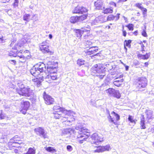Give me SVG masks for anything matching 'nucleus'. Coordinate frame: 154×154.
<instances>
[{"instance_id": "nucleus-31", "label": "nucleus", "mask_w": 154, "mask_h": 154, "mask_svg": "<svg viewBox=\"0 0 154 154\" xmlns=\"http://www.w3.org/2000/svg\"><path fill=\"white\" fill-rule=\"evenodd\" d=\"M113 95L114 97L118 99L120 98L121 96V94L119 91L117 90H115L114 92H113Z\"/></svg>"}, {"instance_id": "nucleus-63", "label": "nucleus", "mask_w": 154, "mask_h": 154, "mask_svg": "<svg viewBox=\"0 0 154 154\" xmlns=\"http://www.w3.org/2000/svg\"><path fill=\"white\" fill-rule=\"evenodd\" d=\"M4 42V39L2 38H0V43H2Z\"/></svg>"}, {"instance_id": "nucleus-35", "label": "nucleus", "mask_w": 154, "mask_h": 154, "mask_svg": "<svg viewBox=\"0 0 154 154\" xmlns=\"http://www.w3.org/2000/svg\"><path fill=\"white\" fill-rule=\"evenodd\" d=\"M17 57L19 58V61L21 62H24L26 60V58L23 55H18Z\"/></svg>"}, {"instance_id": "nucleus-59", "label": "nucleus", "mask_w": 154, "mask_h": 154, "mask_svg": "<svg viewBox=\"0 0 154 154\" xmlns=\"http://www.w3.org/2000/svg\"><path fill=\"white\" fill-rule=\"evenodd\" d=\"M77 30H76V35H77V36L78 37H79V38L80 37H81V36H82V35L83 34H82V33H81V36H79V32H77Z\"/></svg>"}, {"instance_id": "nucleus-38", "label": "nucleus", "mask_w": 154, "mask_h": 154, "mask_svg": "<svg viewBox=\"0 0 154 154\" xmlns=\"http://www.w3.org/2000/svg\"><path fill=\"white\" fill-rule=\"evenodd\" d=\"M17 51H11L9 53V55L10 56H12L13 57H17L18 55H17Z\"/></svg>"}, {"instance_id": "nucleus-2", "label": "nucleus", "mask_w": 154, "mask_h": 154, "mask_svg": "<svg viewBox=\"0 0 154 154\" xmlns=\"http://www.w3.org/2000/svg\"><path fill=\"white\" fill-rule=\"evenodd\" d=\"M75 129L79 131V134L77 136L78 141L80 143H82L83 141L86 140L88 138L89 133L87 129L82 128L79 124L76 125Z\"/></svg>"}, {"instance_id": "nucleus-1", "label": "nucleus", "mask_w": 154, "mask_h": 154, "mask_svg": "<svg viewBox=\"0 0 154 154\" xmlns=\"http://www.w3.org/2000/svg\"><path fill=\"white\" fill-rule=\"evenodd\" d=\"M54 112V117L56 119H61L63 122H66V124L68 125H71L72 121L73 119L72 120H68V117L64 116H69L70 114V111H68L65 109V108L60 107L59 106H54L53 107Z\"/></svg>"}, {"instance_id": "nucleus-64", "label": "nucleus", "mask_w": 154, "mask_h": 154, "mask_svg": "<svg viewBox=\"0 0 154 154\" xmlns=\"http://www.w3.org/2000/svg\"><path fill=\"white\" fill-rule=\"evenodd\" d=\"M127 0H119V2H125L127 1Z\"/></svg>"}, {"instance_id": "nucleus-3", "label": "nucleus", "mask_w": 154, "mask_h": 154, "mask_svg": "<svg viewBox=\"0 0 154 154\" xmlns=\"http://www.w3.org/2000/svg\"><path fill=\"white\" fill-rule=\"evenodd\" d=\"M20 90H17V92L20 95L26 97H32L34 94V91L29 86L24 87L22 83L18 84Z\"/></svg>"}, {"instance_id": "nucleus-11", "label": "nucleus", "mask_w": 154, "mask_h": 154, "mask_svg": "<svg viewBox=\"0 0 154 154\" xmlns=\"http://www.w3.org/2000/svg\"><path fill=\"white\" fill-rule=\"evenodd\" d=\"M22 143H19L16 141H9L8 144V146L10 149H13L16 148H18L20 147L19 145L22 144Z\"/></svg>"}, {"instance_id": "nucleus-41", "label": "nucleus", "mask_w": 154, "mask_h": 154, "mask_svg": "<svg viewBox=\"0 0 154 154\" xmlns=\"http://www.w3.org/2000/svg\"><path fill=\"white\" fill-rule=\"evenodd\" d=\"M20 138L18 137V136L17 135L15 136L13 138H12L11 139V141H20Z\"/></svg>"}, {"instance_id": "nucleus-19", "label": "nucleus", "mask_w": 154, "mask_h": 154, "mask_svg": "<svg viewBox=\"0 0 154 154\" xmlns=\"http://www.w3.org/2000/svg\"><path fill=\"white\" fill-rule=\"evenodd\" d=\"M90 28L89 27H83L81 28V29H77V32L79 33V36H81V33L83 34L85 32H87L90 31Z\"/></svg>"}, {"instance_id": "nucleus-57", "label": "nucleus", "mask_w": 154, "mask_h": 154, "mask_svg": "<svg viewBox=\"0 0 154 154\" xmlns=\"http://www.w3.org/2000/svg\"><path fill=\"white\" fill-rule=\"evenodd\" d=\"M109 4L110 5H113L115 7H116V4L113 2H110Z\"/></svg>"}, {"instance_id": "nucleus-47", "label": "nucleus", "mask_w": 154, "mask_h": 154, "mask_svg": "<svg viewBox=\"0 0 154 154\" xmlns=\"http://www.w3.org/2000/svg\"><path fill=\"white\" fill-rule=\"evenodd\" d=\"M128 119L129 121H130V122L131 123H133L134 122V123H135V121L134 119H133L132 117V116L129 115V117L128 118Z\"/></svg>"}, {"instance_id": "nucleus-22", "label": "nucleus", "mask_w": 154, "mask_h": 154, "mask_svg": "<svg viewBox=\"0 0 154 154\" xmlns=\"http://www.w3.org/2000/svg\"><path fill=\"white\" fill-rule=\"evenodd\" d=\"M140 125L141 129H145L146 128L145 124V118L143 115H142L140 117Z\"/></svg>"}, {"instance_id": "nucleus-32", "label": "nucleus", "mask_w": 154, "mask_h": 154, "mask_svg": "<svg viewBox=\"0 0 154 154\" xmlns=\"http://www.w3.org/2000/svg\"><path fill=\"white\" fill-rule=\"evenodd\" d=\"M146 114L147 116V119H149L152 118V112L150 110H147L146 112Z\"/></svg>"}, {"instance_id": "nucleus-27", "label": "nucleus", "mask_w": 154, "mask_h": 154, "mask_svg": "<svg viewBox=\"0 0 154 154\" xmlns=\"http://www.w3.org/2000/svg\"><path fill=\"white\" fill-rule=\"evenodd\" d=\"M26 41L24 39H22L18 43L17 45V47H14V49L15 50H17V47H21L23 46V45L26 43Z\"/></svg>"}, {"instance_id": "nucleus-45", "label": "nucleus", "mask_w": 154, "mask_h": 154, "mask_svg": "<svg viewBox=\"0 0 154 154\" xmlns=\"http://www.w3.org/2000/svg\"><path fill=\"white\" fill-rule=\"evenodd\" d=\"M115 91V90L113 89L109 88L106 90V91L107 93H109V94H113Z\"/></svg>"}, {"instance_id": "nucleus-51", "label": "nucleus", "mask_w": 154, "mask_h": 154, "mask_svg": "<svg viewBox=\"0 0 154 154\" xmlns=\"http://www.w3.org/2000/svg\"><path fill=\"white\" fill-rule=\"evenodd\" d=\"M122 32H123V35L124 36H126L127 34V32L124 29V26H123L122 27Z\"/></svg>"}, {"instance_id": "nucleus-43", "label": "nucleus", "mask_w": 154, "mask_h": 154, "mask_svg": "<svg viewBox=\"0 0 154 154\" xmlns=\"http://www.w3.org/2000/svg\"><path fill=\"white\" fill-rule=\"evenodd\" d=\"M94 152H102V149L101 146L97 147V149L94 151Z\"/></svg>"}, {"instance_id": "nucleus-42", "label": "nucleus", "mask_w": 154, "mask_h": 154, "mask_svg": "<svg viewBox=\"0 0 154 154\" xmlns=\"http://www.w3.org/2000/svg\"><path fill=\"white\" fill-rule=\"evenodd\" d=\"M68 111H70V114L69 115V116H66L64 115V116L68 117V120H72V119H73V121L75 120L74 118L73 117V116H72L71 114H72V112L71 110H69Z\"/></svg>"}, {"instance_id": "nucleus-12", "label": "nucleus", "mask_w": 154, "mask_h": 154, "mask_svg": "<svg viewBox=\"0 0 154 154\" xmlns=\"http://www.w3.org/2000/svg\"><path fill=\"white\" fill-rule=\"evenodd\" d=\"M107 21V17L105 16L101 15L96 17L94 20L93 23L96 24L97 23H102Z\"/></svg>"}, {"instance_id": "nucleus-28", "label": "nucleus", "mask_w": 154, "mask_h": 154, "mask_svg": "<svg viewBox=\"0 0 154 154\" xmlns=\"http://www.w3.org/2000/svg\"><path fill=\"white\" fill-rule=\"evenodd\" d=\"M103 12L105 14L112 13L113 12V8L112 7L106 8L103 7Z\"/></svg>"}, {"instance_id": "nucleus-62", "label": "nucleus", "mask_w": 154, "mask_h": 154, "mask_svg": "<svg viewBox=\"0 0 154 154\" xmlns=\"http://www.w3.org/2000/svg\"><path fill=\"white\" fill-rule=\"evenodd\" d=\"M133 34L135 35H137L138 34V31H136L133 32Z\"/></svg>"}, {"instance_id": "nucleus-10", "label": "nucleus", "mask_w": 154, "mask_h": 154, "mask_svg": "<svg viewBox=\"0 0 154 154\" xmlns=\"http://www.w3.org/2000/svg\"><path fill=\"white\" fill-rule=\"evenodd\" d=\"M104 69L103 67H102L101 64H96L92 67L91 70L95 73H101L103 72Z\"/></svg>"}, {"instance_id": "nucleus-56", "label": "nucleus", "mask_w": 154, "mask_h": 154, "mask_svg": "<svg viewBox=\"0 0 154 154\" xmlns=\"http://www.w3.org/2000/svg\"><path fill=\"white\" fill-rule=\"evenodd\" d=\"M9 62L11 64H15L16 63V61L13 60H9Z\"/></svg>"}, {"instance_id": "nucleus-37", "label": "nucleus", "mask_w": 154, "mask_h": 154, "mask_svg": "<svg viewBox=\"0 0 154 154\" xmlns=\"http://www.w3.org/2000/svg\"><path fill=\"white\" fill-rule=\"evenodd\" d=\"M85 61L82 59H79L77 61V63L79 66H81L84 64Z\"/></svg>"}, {"instance_id": "nucleus-15", "label": "nucleus", "mask_w": 154, "mask_h": 154, "mask_svg": "<svg viewBox=\"0 0 154 154\" xmlns=\"http://www.w3.org/2000/svg\"><path fill=\"white\" fill-rule=\"evenodd\" d=\"M34 131L37 134H39L40 136H42L44 138L46 137V134H45L44 130L42 128L39 127L35 128Z\"/></svg>"}, {"instance_id": "nucleus-55", "label": "nucleus", "mask_w": 154, "mask_h": 154, "mask_svg": "<svg viewBox=\"0 0 154 154\" xmlns=\"http://www.w3.org/2000/svg\"><path fill=\"white\" fill-rule=\"evenodd\" d=\"M37 19V16L36 14H33L32 15V18L31 19L36 20Z\"/></svg>"}, {"instance_id": "nucleus-39", "label": "nucleus", "mask_w": 154, "mask_h": 154, "mask_svg": "<svg viewBox=\"0 0 154 154\" xmlns=\"http://www.w3.org/2000/svg\"><path fill=\"white\" fill-rule=\"evenodd\" d=\"M0 119L2 120L4 119L6 117V115L3 113L2 110H0Z\"/></svg>"}, {"instance_id": "nucleus-40", "label": "nucleus", "mask_w": 154, "mask_h": 154, "mask_svg": "<svg viewBox=\"0 0 154 154\" xmlns=\"http://www.w3.org/2000/svg\"><path fill=\"white\" fill-rule=\"evenodd\" d=\"M46 150L49 152H56V150L55 149H54L53 147H47L45 149Z\"/></svg>"}, {"instance_id": "nucleus-9", "label": "nucleus", "mask_w": 154, "mask_h": 154, "mask_svg": "<svg viewBox=\"0 0 154 154\" xmlns=\"http://www.w3.org/2000/svg\"><path fill=\"white\" fill-rule=\"evenodd\" d=\"M30 106V103L28 101H23L21 102V108L22 109L20 112L25 114Z\"/></svg>"}, {"instance_id": "nucleus-17", "label": "nucleus", "mask_w": 154, "mask_h": 154, "mask_svg": "<svg viewBox=\"0 0 154 154\" xmlns=\"http://www.w3.org/2000/svg\"><path fill=\"white\" fill-rule=\"evenodd\" d=\"M40 50L43 53H48L50 54H52L54 53L53 51H50L49 49V47L48 45H45L39 47Z\"/></svg>"}, {"instance_id": "nucleus-34", "label": "nucleus", "mask_w": 154, "mask_h": 154, "mask_svg": "<svg viewBox=\"0 0 154 154\" xmlns=\"http://www.w3.org/2000/svg\"><path fill=\"white\" fill-rule=\"evenodd\" d=\"M87 17V15L86 14H84L81 16L79 17H78V20L79 22H82L84 20H85Z\"/></svg>"}, {"instance_id": "nucleus-6", "label": "nucleus", "mask_w": 154, "mask_h": 154, "mask_svg": "<svg viewBox=\"0 0 154 154\" xmlns=\"http://www.w3.org/2000/svg\"><path fill=\"white\" fill-rule=\"evenodd\" d=\"M109 116L108 117L109 121L110 122L113 123L115 125H117V122L119 121L120 119L119 115L114 111L112 112L111 113V115L109 113Z\"/></svg>"}, {"instance_id": "nucleus-36", "label": "nucleus", "mask_w": 154, "mask_h": 154, "mask_svg": "<svg viewBox=\"0 0 154 154\" xmlns=\"http://www.w3.org/2000/svg\"><path fill=\"white\" fill-rule=\"evenodd\" d=\"M23 20L27 21H29L30 19V15L28 14H25L23 16Z\"/></svg>"}, {"instance_id": "nucleus-26", "label": "nucleus", "mask_w": 154, "mask_h": 154, "mask_svg": "<svg viewBox=\"0 0 154 154\" xmlns=\"http://www.w3.org/2000/svg\"><path fill=\"white\" fill-rule=\"evenodd\" d=\"M74 130L71 128H66L63 129L62 131L63 133L64 134H71L74 132Z\"/></svg>"}, {"instance_id": "nucleus-18", "label": "nucleus", "mask_w": 154, "mask_h": 154, "mask_svg": "<svg viewBox=\"0 0 154 154\" xmlns=\"http://www.w3.org/2000/svg\"><path fill=\"white\" fill-rule=\"evenodd\" d=\"M96 9L97 10L102 9L103 8V2L101 0H97L94 2Z\"/></svg>"}, {"instance_id": "nucleus-49", "label": "nucleus", "mask_w": 154, "mask_h": 154, "mask_svg": "<svg viewBox=\"0 0 154 154\" xmlns=\"http://www.w3.org/2000/svg\"><path fill=\"white\" fill-rule=\"evenodd\" d=\"M47 42L46 41L43 42L39 45V47L45 45H48Z\"/></svg>"}, {"instance_id": "nucleus-7", "label": "nucleus", "mask_w": 154, "mask_h": 154, "mask_svg": "<svg viewBox=\"0 0 154 154\" xmlns=\"http://www.w3.org/2000/svg\"><path fill=\"white\" fill-rule=\"evenodd\" d=\"M43 98L45 103L46 104L51 105L54 103V99L51 96L46 94L45 92L44 93Z\"/></svg>"}, {"instance_id": "nucleus-14", "label": "nucleus", "mask_w": 154, "mask_h": 154, "mask_svg": "<svg viewBox=\"0 0 154 154\" xmlns=\"http://www.w3.org/2000/svg\"><path fill=\"white\" fill-rule=\"evenodd\" d=\"M91 138L93 143H96L99 142H101L103 140V138L101 137L100 136L96 133L93 134L92 135Z\"/></svg>"}, {"instance_id": "nucleus-61", "label": "nucleus", "mask_w": 154, "mask_h": 154, "mask_svg": "<svg viewBox=\"0 0 154 154\" xmlns=\"http://www.w3.org/2000/svg\"><path fill=\"white\" fill-rule=\"evenodd\" d=\"M14 149V152L15 153H18L19 151H18V150L17 149H16L15 148Z\"/></svg>"}, {"instance_id": "nucleus-60", "label": "nucleus", "mask_w": 154, "mask_h": 154, "mask_svg": "<svg viewBox=\"0 0 154 154\" xmlns=\"http://www.w3.org/2000/svg\"><path fill=\"white\" fill-rule=\"evenodd\" d=\"M1 2L3 3H6V2H8L10 0H1Z\"/></svg>"}, {"instance_id": "nucleus-8", "label": "nucleus", "mask_w": 154, "mask_h": 154, "mask_svg": "<svg viewBox=\"0 0 154 154\" xmlns=\"http://www.w3.org/2000/svg\"><path fill=\"white\" fill-rule=\"evenodd\" d=\"M88 11V10L87 8L81 5H78L75 8L72 12L73 13L82 14L85 13Z\"/></svg>"}, {"instance_id": "nucleus-54", "label": "nucleus", "mask_w": 154, "mask_h": 154, "mask_svg": "<svg viewBox=\"0 0 154 154\" xmlns=\"http://www.w3.org/2000/svg\"><path fill=\"white\" fill-rule=\"evenodd\" d=\"M142 35L144 37H147V34L145 31L143 30L142 32Z\"/></svg>"}, {"instance_id": "nucleus-29", "label": "nucleus", "mask_w": 154, "mask_h": 154, "mask_svg": "<svg viewBox=\"0 0 154 154\" xmlns=\"http://www.w3.org/2000/svg\"><path fill=\"white\" fill-rule=\"evenodd\" d=\"M123 81L124 79H120V80H116L114 82L113 84L117 87H119L122 84Z\"/></svg>"}, {"instance_id": "nucleus-24", "label": "nucleus", "mask_w": 154, "mask_h": 154, "mask_svg": "<svg viewBox=\"0 0 154 154\" xmlns=\"http://www.w3.org/2000/svg\"><path fill=\"white\" fill-rule=\"evenodd\" d=\"M39 78L42 80H44V79H45V77L42 76V77H40L38 78H36V79H32V81L35 82V84H36L38 87L40 86L41 82V81L38 80L39 79Z\"/></svg>"}, {"instance_id": "nucleus-13", "label": "nucleus", "mask_w": 154, "mask_h": 154, "mask_svg": "<svg viewBox=\"0 0 154 154\" xmlns=\"http://www.w3.org/2000/svg\"><path fill=\"white\" fill-rule=\"evenodd\" d=\"M147 80L145 78H141L139 79L138 87L139 89L141 88H144L147 85Z\"/></svg>"}, {"instance_id": "nucleus-58", "label": "nucleus", "mask_w": 154, "mask_h": 154, "mask_svg": "<svg viewBox=\"0 0 154 154\" xmlns=\"http://www.w3.org/2000/svg\"><path fill=\"white\" fill-rule=\"evenodd\" d=\"M145 47L144 45L143 44H141V50L142 51H144V47Z\"/></svg>"}, {"instance_id": "nucleus-44", "label": "nucleus", "mask_w": 154, "mask_h": 154, "mask_svg": "<svg viewBox=\"0 0 154 154\" xmlns=\"http://www.w3.org/2000/svg\"><path fill=\"white\" fill-rule=\"evenodd\" d=\"M126 27H127L130 30H133V25L132 24H129Z\"/></svg>"}, {"instance_id": "nucleus-4", "label": "nucleus", "mask_w": 154, "mask_h": 154, "mask_svg": "<svg viewBox=\"0 0 154 154\" xmlns=\"http://www.w3.org/2000/svg\"><path fill=\"white\" fill-rule=\"evenodd\" d=\"M46 69L45 64L44 63L39 62L33 66L30 70V72L33 75L36 76L44 72Z\"/></svg>"}, {"instance_id": "nucleus-16", "label": "nucleus", "mask_w": 154, "mask_h": 154, "mask_svg": "<svg viewBox=\"0 0 154 154\" xmlns=\"http://www.w3.org/2000/svg\"><path fill=\"white\" fill-rule=\"evenodd\" d=\"M98 50V47L97 46L90 47L88 51L87 54L90 55L94 54H94L97 52ZM98 54V53H97L95 55H97Z\"/></svg>"}, {"instance_id": "nucleus-33", "label": "nucleus", "mask_w": 154, "mask_h": 154, "mask_svg": "<svg viewBox=\"0 0 154 154\" xmlns=\"http://www.w3.org/2000/svg\"><path fill=\"white\" fill-rule=\"evenodd\" d=\"M102 152L105 151H109L111 149L110 146L109 145H107L105 146H101Z\"/></svg>"}, {"instance_id": "nucleus-46", "label": "nucleus", "mask_w": 154, "mask_h": 154, "mask_svg": "<svg viewBox=\"0 0 154 154\" xmlns=\"http://www.w3.org/2000/svg\"><path fill=\"white\" fill-rule=\"evenodd\" d=\"M92 44V43L90 41H87L85 43V45L87 48L90 47L91 45Z\"/></svg>"}, {"instance_id": "nucleus-50", "label": "nucleus", "mask_w": 154, "mask_h": 154, "mask_svg": "<svg viewBox=\"0 0 154 154\" xmlns=\"http://www.w3.org/2000/svg\"><path fill=\"white\" fill-rule=\"evenodd\" d=\"M102 74L101 75H97V76L100 79H102L104 77V76L105 75L104 73L103 72H102Z\"/></svg>"}, {"instance_id": "nucleus-52", "label": "nucleus", "mask_w": 154, "mask_h": 154, "mask_svg": "<svg viewBox=\"0 0 154 154\" xmlns=\"http://www.w3.org/2000/svg\"><path fill=\"white\" fill-rule=\"evenodd\" d=\"M18 0H15L14 2L13 3V5L14 7H16L18 6Z\"/></svg>"}, {"instance_id": "nucleus-53", "label": "nucleus", "mask_w": 154, "mask_h": 154, "mask_svg": "<svg viewBox=\"0 0 154 154\" xmlns=\"http://www.w3.org/2000/svg\"><path fill=\"white\" fill-rule=\"evenodd\" d=\"M131 42V41L128 40L127 42H126V45L127 46L129 47L130 46V43Z\"/></svg>"}, {"instance_id": "nucleus-21", "label": "nucleus", "mask_w": 154, "mask_h": 154, "mask_svg": "<svg viewBox=\"0 0 154 154\" xmlns=\"http://www.w3.org/2000/svg\"><path fill=\"white\" fill-rule=\"evenodd\" d=\"M107 69L109 71L111 70H114L115 68L116 67L113 64L111 63H107L105 65Z\"/></svg>"}, {"instance_id": "nucleus-5", "label": "nucleus", "mask_w": 154, "mask_h": 154, "mask_svg": "<svg viewBox=\"0 0 154 154\" xmlns=\"http://www.w3.org/2000/svg\"><path fill=\"white\" fill-rule=\"evenodd\" d=\"M47 71L49 74L45 77L46 81L49 83H51V80H56L57 78V75L55 72L56 71L55 67L49 66L47 67Z\"/></svg>"}, {"instance_id": "nucleus-48", "label": "nucleus", "mask_w": 154, "mask_h": 154, "mask_svg": "<svg viewBox=\"0 0 154 154\" xmlns=\"http://www.w3.org/2000/svg\"><path fill=\"white\" fill-rule=\"evenodd\" d=\"M66 149L68 151L71 152L73 148L71 146L68 145L66 146Z\"/></svg>"}, {"instance_id": "nucleus-30", "label": "nucleus", "mask_w": 154, "mask_h": 154, "mask_svg": "<svg viewBox=\"0 0 154 154\" xmlns=\"http://www.w3.org/2000/svg\"><path fill=\"white\" fill-rule=\"evenodd\" d=\"M78 17L77 16H72L70 17V21L72 23H75L79 21Z\"/></svg>"}, {"instance_id": "nucleus-23", "label": "nucleus", "mask_w": 154, "mask_h": 154, "mask_svg": "<svg viewBox=\"0 0 154 154\" xmlns=\"http://www.w3.org/2000/svg\"><path fill=\"white\" fill-rule=\"evenodd\" d=\"M150 54L149 53H146L145 55L141 54H138L137 56L138 58L140 59L146 60L148 59L149 57Z\"/></svg>"}, {"instance_id": "nucleus-20", "label": "nucleus", "mask_w": 154, "mask_h": 154, "mask_svg": "<svg viewBox=\"0 0 154 154\" xmlns=\"http://www.w3.org/2000/svg\"><path fill=\"white\" fill-rule=\"evenodd\" d=\"M120 14H118L116 16H114L112 15H109L107 17V20L110 21L115 20H118L119 18Z\"/></svg>"}, {"instance_id": "nucleus-25", "label": "nucleus", "mask_w": 154, "mask_h": 154, "mask_svg": "<svg viewBox=\"0 0 154 154\" xmlns=\"http://www.w3.org/2000/svg\"><path fill=\"white\" fill-rule=\"evenodd\" d=\"M135 6L140 9L143 12V14H145V12H146L147 10L146 8H144L142 6L141 3H137L135 5Z\"/></svg>"}]
</instances>
